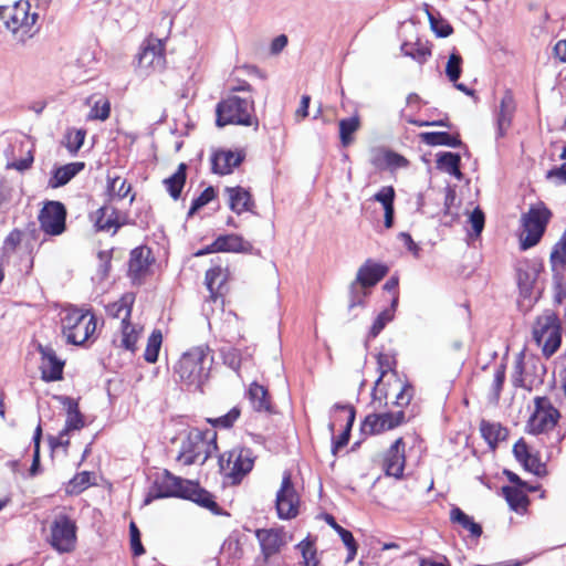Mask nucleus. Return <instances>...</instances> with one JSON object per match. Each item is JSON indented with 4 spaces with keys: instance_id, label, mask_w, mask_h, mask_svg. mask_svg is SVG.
I'll list each match as a JSON object with an SVG mask.
<instances>
[{
    "instance_id": "64",
    "label": "nucleus",
    "mask_w": 566,
    "mask_h": 566,
    "mask_svg": "<svg viewBox=\"0 0 566 566\" xmlns=\"http://www.w3.org/2000/svg\"><path fill=\"white\" fill-rule=\"evenodd\" d=\"M484 213L480 208H475L470 214L469 222L475 235H480L484 228Z\"/></svg>"
},
{
    "instance_id": "62",
    "label": "nucleus",
    "mask_w": 566,
    "mask_h": 566,
    "mask_svg": "<svg viewBox=\"0 0 566 566\" xmlns=\"http://www.w3.org/2000/svg\"><path fill=\"white\" fill-rule=\"evenodd\" d=\"M67 143L66 146L71 153H76L83 145L85 139V132L82 129H77L74 132H70L66 136Z\"/></svg>"
},
{
    "instance_id": "38",
    "label": "nucleus",
    "mask_w": 566,
    "mask_h": 566,
    "mask_svg": "<svg viewBox=\"0 0 566 566\" xmlns=\"http://www.w3.org/2000/svg\"><path fill=\"white\" fill-rule=\"evenodd\" d=\"M460 161L461 158L458 154L454 153H441L437 158V168L455 177L457 179L462 178V172L460 170Z\"/></svg>"
},
{
    "instance_id": "49",
    "label": "nucleus",
    "mask_w": 566,
    "mask_h": 566,
    "mask_svg": "<svg viewBox=\"0 0 566 566\" xmlns=\"http://www.w3.org/2000/svg\"><path fill=\"white\" fill-rule=\"evenodd\" d=\"M368 295V287L363 286L354 281L349 287V310H353L357 306H364Z\"/></svg>"
},
{
    "instance_id": "17",
    "label": "nucleus",
    "mask_w": 566,
    "mask_h": 566,
    "mask_svg": "<svg viewBox=\"0 0 566 566\" xmlns=\"http://www.w3.org/2000/svg\"><path fill=\"white\" fill-rule=\"evenodd\" d=\"M537 368L543 369V365L534 358L526 359L524 352H521L514 361L512 373V382L515 387L527 388L534 382L531 371H536Z\"/></svg>"
},
{
    "instance_id": "25",
    "label": "nucleus",
    "mask_w": 566,
    "mask_h": 566,
    "mask_svg": "<svg viewBox=\"0 0 566 566\" xmlns=\"http://www.w3.org/2000/svg\"><path fill=\"white\" fill-rule=\"evenodd\" d=\"M244 158L241 151L219 150L212 156V169L216 174L228 175L238 167Z\"/></svg>"
},
{
    "instance_id": "27",
    "label": "nucleus",
    "mask_w": 566,
    "mask_h": 566,
    "mask_svg": "<svg viewBox=\"0 0 566 566\" xmlns=\"http://www.w3.org/2000/svg\"><path fill=\"white\" fill-rule=\"evenodd\" d=\"M378 363V369L380 371V375L378 379L376 380L375 387L373 389L371 396H373V403L375 406V409H380L381 407L387 405V392L382 390L380 387V384L382 381V378L386 376V374L392 369V361L391 358L388 355L379 354L377 357Z\"/></svg>"
},
{
    "instance_id": "44",
    "label": "nucleus",
    "mask_w": 566,
    "mask_h": 566,
    "mask_svg": "<svg viewBox=\"0 0 566 566\" xmlns=\"http://www.w3.org/2000/svg\"><path fill=\"white\" fill-rule=\"evenodd\" d=\"M401 51L406 56H410L420 64L427 62L431 56V50L422 43H409L406 42L401 45Z\"/></svg>"
},
{
    "instance_id": "10",
    "label": "nucleus",
    "mask_w": 566,
    "mask_h": 566,
    "mask_svg": "<svg viewBox=\"0 0 566 566\" xmlns=\"http://www.w3.org/2000/svg\"><path fill=\"white\" fill-rule=\"evenodd\" d=\"M533 339L545 357L548 358L557 352L562 343V332L554 312L546 311L537 317L533 326Z\"/></svg>"
},
{
    "instance_id": "46",
    "label": "nucleus",
    "mask_w": 566,
    "mask_h": 566,
    "mask_svg": "<svg viewBox=\"0 0 566 566\" xmlns=\"http://www.w3.org/2000/svg\"><path fill=\"white\" fill-rule=\"evenodd\" d=\"M398 300L395 298L391 304V308H386L378 314L376 319L374 321L369 336L375 338L379 335V333L385 328V326L394 319L395 306L397 305Z\"/></svg>"
},
{
    "instance_id": "21",
    "label": "nucleus",
    "mask_w": 566,
    "mask_h": 566,
    "mask_svg": "<svg viewBox=\"0 0 566 566\" xmlns=\"http://www.w3.org/2000/svg\"><path fill=\"white\" fill-rule=\"evenodd\" d=\"M516 104L514 95L510 90H506L500 101V108L496 113V135L497 138L503 137L507 129L511 127Z\"/></svg>"
},
{
    "instance_id": "11",
    "label": "nucleus",
    "mask_w": 566,
    "mask_h": 566,
    "mask_svg": "<svg viewBox=\"0 0 566 566\" xmlns=\"http://www.w3.org/2000/svg\"><path fill=\"white\" fill-rule=\"evenodd\" d=\"M76 530V524L70 516L59 514L51 524L49 543L59 553H70L75 548Z\"/></svg>"
},
{
    "instance_id": "3",
    "label": "nucleus",
    "mask_w": 566,
    "mask_h": 566,
    "mask_svg": "<svg viewBox=\"0 0 566 566\" xmlns=\"http://www.w3.org/2000/svg\"><path fill=\"white\" fill-rule=\"evenodd\" d=\"M534 403L535 410L527 422L528 432L536 436L545 434L547 441L542 442L546 448L557 447L565 437L559 429H556L560 417L559 411L547 397H536Z\"/></svg>"
},
{
    "instance_id": "29",
    "label": "nucleus",
    "mask_w": 566,
    "mask_h": 566,
    "mask_svg": "<svg viewBox=\"0 0 566 566\" xmlns=\"http://www.w3.org/2000/svg\"><path fill=\"white\" fill-rule=\"evenodd\" d=\"M335 411L344 415V420L346 421L344 431L338 436L337 439L333 441V453L335 454L337 450L345 447L348 443L350 430L355 421L356 411L353 406L349 405H340L336 403L334 406Z\"/></svg>"
},
{
    "instance_id": "31",
    "label": "nucleus",
    "mask_w": 566,
    "mask_h": 566,
    "mask_svg": "<svg viewBox=\"0 0 566 566\" xmlns=\"http://www.w3.org/2000/svg\"><path fill=\"white\" fill-rule=\"evenodd\" d=\"M84 163H70L62 167L54 169L52 177L49 180L51 188H59L66 185L80 171L84 169Z\"/></svg>"
},
{
    "instance_id": "30",
    "label": "nucleus",
    "mask_w": 566,
    "mask_h": 566,
    "mask_svg": "<svg viewBox=\"0 0 566 566\" xmlns=\"http://www.w3.org/2000/svg\"><path fill=\"white\" fill-rule=\"evenodd\" d=\"M480 432L492 450L496 448L500 441L505 440L509 434L507 429L502 427L501 423L488 420L480 422Z\"/></svg>"
},
{
    "instance_id": "35",
    "label": "nucleus",
    "mask_w": 566,
    "mask_h": 566,
    "mask_svg": "<svg viewBox=\"0 0 566 566\" xmlns=\"http://www.w3.org/2000/svg\"><path fill=\"white\" fill-rule=\"evenodd\" d=\"M142 328L133 325L130 321L120 322L119 347L134 353Z\"/></svg>"
},
{
    "instance_id": "61",
    "label": "nucleus",
    "mask_w": 566,
    "mask_h": 566,
    "mask_svg": "<svg viewBox=\"0 0 566 566\" xmlns=\"http://www.w3.org/2000/svg\"><path fill=\"white\" fill-rule=\"evenodd\" d=\"M130 547L135 556H140L145 553L144 546L140 542V532L134 522L129 524Z\"/></svg>"
},
{
    "instance_id": "45",
    "label": "nucleus",
    "mask_w": 566,
    "mask_h": 566,
    "mask_svg": "<svg viewBox=\"0 0 566 566\" xmlns=\"http://www.w3.org/2000/svg\"><path fill=\"white\" fill-rule=\"evenodd\" d=\"M163 343V334L159 329H154L150 334L144 353L147 363L154 364L158 359L159 350Z\"/></svg>"
},
{
    "instance_id": "43",
    "label": "nucleus",
    "mask_w": 566,
    "mask_h": 566,
    "mask_svg": "<svg viewBox=\"0 0 566 566\" xmlns=\"http://www.w3.org/2000/svg\"><path fill=\"white\" fill-rule=\"evenodd\" d=\"M450 520L453 523L460 524L463 528L468 530L474 537H479L482 534V527L475 523L471 516L465 514L459 507H452L450 512Z\"/></svg>"
},
{
    "instance_id": "28",
    "label": "nucleus",
    "mask_w": 566,
    "mask_h": 566,
    "mask_svg": "<svg viewBox=\"0 0 566 566\" xmlns=\"http://www.w3.org/2000/svg\"><path fill=\"white\" fill-rule=\"evenodd\" d=\"M386 275V268L367 261L357 272L356 280L358 284L370 289L376 285Z\"/></svg>"
},
{
    "instance_id": "40",
    "label": "nucleus",
    "mask_w": 566,
    "mask_h": 566,
    "mask_svg": "<svg viewBox=\"0 0 566 566\" xmlns=\"http://www.w3.org/2000/svg\"><path fill=\"white\" fill-rule=\"evenodd\" d=\"M502 494L504 495L510 507L515 512L525 510L528 504L527 495L521 488L509 485L503 486Z\"/></svg>"
},
{
    "instance_id": "56",
    "label": "nucleus",
    "mask_w": 566,
    "mask_h": 566,
    "mask_svg": "<svg viewBox=\"0 0 566 566\" xmlns=\"http://www.w3.org/2000/svg\"><path fill=\"white\" fill-rule=\"evenodd\" d=\"M428 18L430 21V25L432 31L440 38H447L452 32V27L443 19L436 18L432 13L428 12Z\"/></svg>"
},
{
    "instance_id": "14",
    "label": "nucleus",
    "mask_w": 566,
    "mask_h": 566,
    "mask_svg": "<svg viewBox=\"0 0 566 566\" xmlns=\"http://www.w3.org/2000/svg\"><path fill=\"white\" fill-rule=\"evenodd\" d=\"M40 229L48 235H60L65 231L66 209L60 201H46L39 213Z\"/></svg>"
},
{
    "instance_id": "55",
    "label": "nucleus",
    "mask_w": 566,
    "mask_h": 566,
    "mask_svg": "<svg viewBox=\"0 0 566 566\" xmlns=\"http://www.w3.org/2000/svg\"><path fill=\"white\" fill-rule=\"evenodd\" d=\"M504 380H505V365L501 364L496 367V369L494 371V377H493V382H492V400L494 402H497L500 399Z\"/></svg>"
},
{
    "instance_id": "47",
    "label": "nucleus",
    "mask_w": 566,
    "mask_h": 566,
    "mask_svg": "<svg viewBox=\"0 0 566 566\" xmlns=\"http://www.w3.org/2000/svg\"><path fill=\"white\" fill-rule=\"evenodd\" d=\"M360 430L364 434L367 436L379 434L384 431H387L385 424L382 423L380 413L368 415L361 422Z\"/></svg>"
},
{
    "instance_id": "4",
    "label": "nucleus",
    "mask_w": 566,
    "mask_h": 566,
    "mask_svg": "<svg viewBox=\"0 0 566 566\" xmlns=\"http://www.w3.org/2000/svg\"><path fill=\"white\" fill-rule=\"evenodd\" d=\"M216 115V124L219 127L241 125L253 126L255 130L259 127V119L255 115L254 101L252 97L229 95L217 104Z\"/></svg>"
},
{
    "instance_id": "58",
    "label": "nucleus",
    "mask_w": 566,
    "mask_h": 566,
    "mask_svg": "<svg viewBox=\"0 0 566 566\" xmlns=\"http://www.w3.org/2000/svg\"><path fill=\"white\" fill-rule=\"evenodd\" d=\"M380 415L382 418V423L386 427V430H391L402 424L406 418L403 410H399L396 412H382Z\"/></svg>"
},
{
    "instance_id": "24",
    "label": "nucleus",
    "mask_w": 566,
    "mask_h": 566,
    "mask_svg": "<svg viewBox=\"0 0 566 566\" xmlns=\"http://www.w3.org/2000/svg\"><path fill=\"white\" fill-rule=\"evenodd\" d=\"M56 399L66 411L64 433H70L71 431H77L84 428L85 419L80 411L78 402L74 398L67 396H57Z\"/></svg>"
},
{
    "instance_id": "18",
    "label": "nucleus",
    "mask_w": 566,
    "mask_h": 566,
    "mask_svg": "<svg viewBox=\"0 0 566 566\" xmlns=\"http://www.w3.org/2000/svg\"><path fill=\"white\" fill-rule=\"evenodd\" d=\"M41 354L40 370L44 381L62 379L64 361L57 358L54 349L49 346H39Z\"/></svg>"
},
{
    "instance_id": "2",
    "label": "nucleus",
    "mask_w": 566,
    "mask_h": 566,
    "mask_svg": "<svg viewBox=\"0 0 566 566\" xmlns=\"http://www.w3.org/2000/svg\"><path fill=\"white\" fill-rule=\"evenodd\" d=\"M213 357L208 346H196L181 355L174 367L179 381L188 388L201 389L208 380Z\"/></svg>"
},
{
    "instance_id": "15",
    "label": "nucleus",
    "mask_w": 566,
    "mask_h": 566,
    "mask_svg": "<svg viewBox=\"0 0 566 566\" xmlns=\"http://www.w3.org/2000/svg\"><path fill=\"white\" fill-rule=\"evenodd\" d=\"M261 546L262 557L256 559V566H269L270 557L277 554L287 544V535L283 528H262L255 532Z\"/></svg>"
},
{
    "instance_id": "63",
    "label": "nucleus",
    "mask_w": 566,
    "mask_h": 566,
    "mask_svg": "<svg viewBox=\"0 0 566 566\" xmlns=\"http://www.w3.org/2000/svg\"><path fill=\"white\" fill-rule=\"evenodd\" d=\"M298 547L301 548L305 566H317L318 565V560L316 558V552L311 543L302 542L298 545Z\"/></svg>"
},
{
    "instance_id": "5",
    "label": "nucleus",
    "mask_w": 566,
    "mask_h": 566,
    "mask_svg": "<svg viewBox=\"0 0 566 566\" xmlns=\"http://www.w3.org/2000/svg\"><path fill=\"white\" fill-rule=\"evenodd\" d=\"M216 437L217 434L212 430H190L187 439L182 441L177 460L184 465L203 464L217 449Z\"/></svg>"
},
{
    "instance_id": "13",
    "label": "nucleus",
    "mask_w": 566,
    "mask_h": 566,
    "mask_svg": "<svg viewBox=\"0 0 566 566\" xmlns=\"http://www.w3.org/2000/svg\"><path fill=\"white\" fill-rule=\"evenodd\" d=\"M138 66L148 72H160L166 66L165 42L153 35L148 36L138 54Z\"/></svg>"
},
{
    "instance_id": "60",
    "label": "nucleus",
    "mask_w": 566,
    "mask_h": 566,
    "mask_svg": "<svg viewBox=\"0 0 566 566\" xmlns=\"http://www.w3.org/2000/svg\"><path fill=\"white\" fill-rule=\"evenodd\" d=\"M374 200L380 202L384 209L394 207L395 189L391 186L382 187L377 193H375Z\"/></svg>"
},
{
    "instance_id": "42",
    "label": "nucleus",
    "mask_w": 566,
    "mask_h": 566,
    "mask_svg": "<svg viewBox=\"0 0 566 566\" xmlns=\"http://www.w3.org/2000/svg\"><path fill=\"white\" fill-rule=\"evenodd\" d=\"M249 397H250L253 408L256 411H270L271 410V403H270L268 390L263 386H261L256 382H253L249 389Z\"/></svg>"
},
{
    "instance_id": "39",
    "label": "nucleus",
    "mask_w": 566,
    "mask_h": 566,
    "mask_svg": "<svg viewBox=\"0 0 566 566\" xmlns=\"http://www.w3.org/2000/svg\"><path fill=\"white\" fill-rule=\"evenodd\" d=\"M325 521L332 528L336 531V533L340 536L344 545L346 546L348 551V555L346 558L347 562L353 560L357 554V544L353 534L346 528L342 527L339 524H337L335 518L329 514L325 516Z\"/></svg>"
},
{
    "instance_id": "51",
    "label": "nucleus",
    "mask_w": 566,
    "mask_h": 566,
    "mask_svg": "<svg viewBox=\"0 0 566 566\" xmlns=\"http://www.w3.org/2000/svg\"><path fill=\"white\" fill-rule=\"evenodd\" d=\"M91 485V473L83 471L77 473L67 484V493L80 494Z\"/></svg>"
},
{
    "instance_id": "54",
    "label": "nucleus",
    "mask_w": 566,
    "mask_h": 566,
    "mask_svg": "<svg viewBox=\"0 0 566 566\" xmlns=\"http://www.w3.org/2000/svg\"><path fill=\"white\" fill-rule=\"evenodd\" d=\"M241 410L239 407H233L228 413L220 416L214 419H209L213 427L219 428H231L233 423L239 419Z\"/></svg>"
},
{
    "instance_id": "16",
    "label": "nucleus",
    "mask_w": 566,
    "mask_h": 566,
    "mask_svg": "<svg viewBox=\"0 0 566 566\" xmlns=\"http://www.w3.org/2000/svg\"><path fill=\"white\" fill-rule=\"evenodd\" d=\"M253 245L238 234H226L218 237L205 250L197 252V255H202L211 252H243L250 253Z\"/></svg>"
},
{
    "instance_id": "1",
    "label": "nucleus",
    "mask_w": 566,
    "mask_h": 566,
    "mask_svg": "<svg viewBox=\"0 0 566 566\" xmlns=\"http://www.w3.org/2000/svg\"><path fill=\"white\" fill-rule=\"evenodd\" d=\"M161 497L190 500L213 514H220L219 505L211 493L200 488L198 483L175 476L167 470L155 478L154 485L145 503L148 504L153 499Z\"/></svg>"
},
{
    "instance_id": "23",
    "label": "nucleus",
    "mask_w": 566,
    "mask_h": 566,
    "mask_svg": "<svg viewBox=\"0 0 566 566\" xmlns=\"http://www.w3.org/2000/svg\"><path fill=\"white\" fill-rule=\"evenodd\" d=\"M150 250L147 247H138L132 250L128 275L134 282H139L147 273L150 265Z\"/></svg>"
},
{
    "instance_id": "52",
    "label": "nucleus",
    "mask_w": 566,
    "mask_h": 566,
    "mask_svg": "<svg viewBox=\"0 0 566 566\" xmlns=\"http://www.w3.org/2000/svg\"><path fill=\"white\" fill-rule=\"evenodd\" d=\"M216 197V191L213 187L206 188L197 198H195L191 202L190 209L188 211V217H192L198 210L212 201Z\"/></svg>"
},
{
    "instance_id": "33",
    "label": "nucleus",
    "mask_w": 566,
    "mask_h": 566,
    "mask_svg": "<svg viewBox=\"0 0 566 566\" xmlns=\"http://www.w3.org/2000/svg\"><path fill=\"white\" fill-rule=\"evenodd\" d=\"M134 301V294L126 293L118 301L107 306V313L115 318H120L122 322L129 321Z\"/></svg>"
},
{
    "instance_id": "26",
    "label": "nucleus",
    "mask_w": 566,
    "mask_h": 566,
    "mask_svg": "<svg viewBox=\"0 0 566 566\" xmlns=\"http://www.w3.org/2000/svg\"><path fill=\"white\" fill-rule=\"evenodd\" d=\"M226 193L228 196L229 208L234 213L241 214L247 211H252L254 201L247 189L240 186L228 187L226 188Z\"/></svg>"
},
{
    "instance_id": "22",
    "label": "nucleus",
    "mask_w": 566,
    "mask_h": 566,
    "mask_svg": "<svg viewBox=\"0 0 566 566\" xmlns=\"http://www.w3.org/2000/svg\"><path fill=\"white\" fill-rule=\"evenodd\" d=\"M541 265L535 262H522L517 268V285L524 298H531Z\"/></svg>"
},
{
    "instance_id": "36",
    "label": "nucleus",
    "mask_w": 566,
    "mask_h": 566,
    "mask_svg": "<svg viewBox=\"0 0 566 566\" xmlns=\"http://www.w3.org/2000/svg\"><path fill=\"white\" fill-rule=\"evenodd\" d=\"M422 143L429 146H449L459 147L461 140L459 137L450 135L447 132H426L420 134Z\"/></svg>"
},
{
    "instance_id": "57",
    "label": "nucleus",
    "mask_w": 566,
    "mask_h": 566,
    "mask_svg": "<svg viewBox=\"0 0 566 566\" xmlns=\"http://www.w3.org/2000/svg\"><path fill=\"white\" fill-rule=\"evenodd\" d=\"M42 436V428L41 424H38L34 431L33 436V442H34V454H33V461L30 468V475L35 476L39 473L40 470V441Z\"/></svg>"
},
{
    "instance_id": "41",
    "label": "nucleus",
    "mask_w": 566,
    "mask_h": 566,
    "mask_svg": "<svg viewBox=\"0 0 566 566\" xmlns=\"http://www.w3.org/2000/svg\"><path fill=\"white\" fill-rule=\"evenodd\" d=\"M338 126L340 143L344 147H347L354 140L353 135L360 128V118L355 114L348 118L340 119Z\"/></svg>"
},
{
    "instance_id": "8",
    "label": "nucleus",
    "mask_w": 566,
    "mask_h": 566,
    "mask_svg": "<svg viewBox=\"0 0 566 566\" xmlns=\"http://www.w3.org/2000/svg\"><path fill=\"white\" fill-rule=\"evenodd\" d=\"M29 2H15L11 7H0V19L15 39L24 43L33 35L32 29L36 21V13L29 12Z\"/></svg>"
},
{
    "instance_id": "9",
    "label": "nucleus",
    "mask_w": 566,
    "mask_h": 566,
    "mask_svg": "<svg viewBox=\"0 0 566 566\" xmlns=\"http://www.w3.org/2000/svg\"><path fill=\"white\" fill-rule=\"evenodd\" d=\"M255 455L250 448L234 447L219 458L221 473L231 484H238L253 469Z\"/></svg>"
},
{
    "instance_id": "32",
    "label": "nucleus",
    "mask_w": 566,
    "mask_h": 566,
    "mask_svg": "<svg viewBox=\"0 0 566 566\" xmlns=\"http://www.w3.org/2000/svg\"><path fill=\"white\" fill-rule=\"evenodd\" d=\"M228 274L221 266H214L206 273V285L210 292V297L216 301L222 294V289L227 282Z\"/></svg>"
},
{
    "instance_id": "7",
    "label": "nucleus",
    "mask_w": 566,
    "mask_h": 566,
    "mask_svg": "<svg viewBox=\"0 0 566 566\" xmlns=\"http://www.w3.org/2000/svg\"><path fill=\"white\" fill-rule=\"evenodd\" d=\"M551 218L552 211L542 201L532 205L528 211L522 214L521 247L523 250L530 249L541 241Z\"/></svg>"
},
{
    "instance_id": "59",
    "label": "nucleus",
    "mask_w": 566,
    "mask_h": 566,
    "mask_svg": "<svg viewBox=\"0 0 566 566\" xmlns=\"http://www.w3.org/2000/svg\"><path fill=\"white\" fill-rule=\"evenodd\" d=\"M549 263L554 272L564 270L566 266V251L554 245L549 255Z\"/></svg>"
},
{
    "instance_id": "19",
    "label": "nucleus",
    "mask_w": 566,
    "mask_h": 566,
    "mask_svg": "<svg viewBox=\"0 0 566 566\" xmlns=\"http://www.w3.org/2000/svg\"><path fill=\"white\" fill-rule=\"evenodd\" d=\"M405 441L398 438L387 450L384 459V468L387 475L401 478L405 470Z\"/></svg>"
},
{
    "instance_id": "50",
    "label": "nucleus",
    "mask_w": 566,
    "mask_h": 566,
    "mask_svg": "<svg viewBox=\"0 0 566 566\" xmlns=\"http://www.w3.org/2000/svg\"><path fill=\"white\" fill-rule=\"evenodd\" d=\"M111 114V103L107 98H98L92 106L87 118L92 120H106Z\"/></svg>"
},
{
    "instance_id": "6",
    "label": "nucleus",
    "mask_w": 566,
    "mask_h": 566,
    "mask_svg": "<svg viewBox=\"0 0 566 566\" xmlns=\"http://www.w3.org/2000/svg\"><path fill=\"white\" fill-rule=\"evenodd\" d=\"M61 324L67 343L74 345H83L96 329L95 316L76 307L64 310Z\"/></svg>"
},
{
    "instance_id": "53",
    "label": "nucleus",
    "mask_w": 566,
    "mask_h": 566,
    "mask_svg": "<svg viewBox=\"0 0 566 566\" xmlns=\"http://www.w3.org/2000/svg\"><path fill=\"white\" fill-rule=\"evenodd\" d=\"M461 55L458 54L457 52L451 53L446 66V74L452 83H455L461 75Z\"/></svg>"
},
{
    "instance_id": "48",
    "label": "nucleus",
    "mask_w": 566,
    "mask_h": 566,
    "mask_svg": "<svg viewBox=\"0 0 566 566\" xmlns=\"http://www.w3.org/2000/svg\"><path fill=\"white\" fill-rule=\"evenodd\" d=\"M107 190L112 198L124 199L129 195L132 187L125 179L114 177L108 178Z\"/></svg>"
},
{
    "instance_id": "37",
    "label": "nucleus",
    "mask_w": 566,
    "mask_h": 566,
    "mask_svg": "<svg viewBox=\"0 0 566 566\" xmlns=\"http://www.w3.org/2000/svg\"><path fill=\"white\" fill-rule=\"evenodd\" d=\"M94 221L96 229L99 231H109L114 229L115 232L119 227L115 209L107 206L101 207L95 212Z\"/></svg>"
},
{
    "instance_id": "12",
    "label": "nucleus",
    "mask_w": 566,
    "mask_h": 566,
    "mask_svg": "<svg viewBox=\"0 0 566 566\" xmlns=\"http://www.w3.org/2000/svg\"><path fill=\"white\" fill-rule=\"evenodd\" d=\"M300 495L292 482L291 472L284 471L281 486L276 492L275 509L279 518L292 520L297 516Z\"/></svg>"
},
{
    "instance_id": "34",
    "label": "nucleus",
    "mask_w": 566,
    "mask_h": 566,
    "mask_svg": "<svg viewBox=\"0 0 566 566\" xmlns=\"http://www.w3.org/2000/svg\"><path fill=\"white\" fill-rule=\"evenodd\" d=\"M186 170V164H180L176 172H174L170 177L164 180L166 190L174 200L179 199L181 191L185 187L187 177Z\"/></svg>"
},
{
    "instance_id": "20",
    "label": "nucleus",
    "mask_w": 566,
    "mask_h": 566,
    "mask_svg": "<svg viewBox=\"0 0 566 566\" xmlns=\"http://www.w3.org/2000/svg\"><path fill=\"white\" fill-rule=\"evenodd\" d=\"M515 459L523 465V468L537 475L543 476L546 474V465L541 461L537 454L530 451L527 443L524 439H520L513 447Z\"/></svg>"
}]
</instances>
